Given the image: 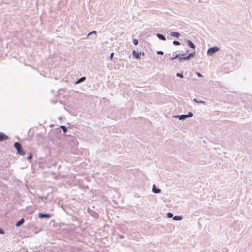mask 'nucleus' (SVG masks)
I'll list each match as a JSON object with an SVG mask.
<instances>
[{
    "mask_svg": "<svg viewBox=\"0 0 252 252\" xmlns=\"http://www.w3.org/2000/svg\"><path fill=\"white\" fill-rule=\"evenodd\" d=\"M14 147L16 149L17 153L20 155H24L25 153L22 149L21 145L18 142L14 143Z\"/></svg>",
    "mask_w": 252,
    "mask_h": 252,
    "instance_id": "f257e3e1",
    "label": "nucleus"
},
{
    "mask_svg": "<svg viewBox=\"0 0 252 252\" xmlns=\"http://www.w3.org/2000/svg\"><path fill=\"white\" fill-rule=\"evenodd\" d=\"M219 50V48L217 47H211L208 49L207 51V53L209 55H212L213 53L218 51Z\"/></svg>",
    "mask_w": 252,
    "mask_h": 252,
    "instance_id": "f03ea898",
    "label": "nucleus"
},
{
    "mask_svg": "<svg viewBox=\"0 0 252 252\" xmlns=\"http://www.w3.org/2000/svg\"><path fill=\"white\" fill-rule=\"evenodd\" d=\"M38 217L40 218H49L51 217V215L49 214H43L40 213L38 214Z\"/></svg>",
    "mask_w": 252,
    "mask_h": 252,
    "instance_id": "7ed1b4c3",
    "label": "nucleus"
},
{
    "mask_svg": "<svg viewBox=\"0 0 252 252\" xmlns=\"http://www.w3.org/2000/svg\"><path fill=\"white\" fill-rule=\"evenodd\" d=\"M8 139V137L7 135L4 134L3 133L0 132V141H5Z\"/></svg>",
    "mask_w": 252,
    "mask_h": 252,
    "instance_id": "20e7f679",
    "label": "nucleus"
},
{
    "mask_svg": "<svg viewBox=\"0 0 252 252\" xmlns=\"http://www.w3.org/2000/svg\"><path fill=\"white\" fill-rule=\"evenodd\" d=\"M193 55H194V53H189L187 56L186 57H182V58H179V60H188V59H190L191 57H193Z\"/></svg>",
    "mask_w": 252,
    "mask_h": 252,
    "instance_id": "39448f33",
    "label": "nucleus"
},
{
    "mask_svg": "<svg viewBox=\"0 0 252 252\" xmlns=\"http://www.w3.org/2000/svg\"><path fill=\"white\" fill-rule=\"evenodd\" d=\"M133 55L136 58V59H139L140 56L141 54V52H136L135 51H133L132 52Z\"/></svg>",
    "mask_w": 252,
    "mask_h": 252,
    "instance_id": "423d86ee",
    "label": "nucleus"
},
{
    "mask_svg": "<svg viewBox=\"0 0 252 252\" xmlns=\"http://www.w3.org/2000/svg\"><path fill=\"white\" fill-rule=\"evenodd\" d=\"M24 222V219L23 218H22L21 220H20L16 224V226L17 227H19L21 226Z\"/></svg>",
    "mask_w": 252,
    "mask_h": 252,
    "instance_id": "0eeeda50",
    "label": "nucleus"
},
{
    "mask_svg": "<svg viewBox=\"0 0 252 252\" xmlns=\"http://www.w3.org/2000/svg\"><path fill=\"white\" fill-rule=\"evenodd\" d=\"M153 191L155 193H158L160 192L161 190L159 189H156L155 185H154L153 187Z\"/></svg>",
    "mask_w": 252,
    "mask_h": 252,
    "instance_id": "6e6552de",
    "label": "nucleus"
},
{
    "mask_svg": "<svg viewBox=\"0 0 252 252\" xmlns=\"http://www.w3.org/2000/svg\"><path fill=\"white\" fill-rule=\"evenodd\" d=\"M171 35L173 36L178 38L180 34L178 32H171Z\"/></svg>",
    "mask_w": 252,
    "mask_h": 252,
    "instance_id": "1a4fd4ad",
    "label": "nucleus"
},
{
    "mask_svg": "<svg viewBox=\"0 0 252 252\" xmlns=\"http://www.w3.org/2000/svg\"><path fill=\"white\" fill-rule=\"evenodd\" d=\"M188 44L190 47H191L192 48H195V45L191 41H190V40L188 41Z\"/></svg>",
    "mask_w": 252,
    "mask_h": 252,
    "instance_id": "9d476101",
    "label": "nucleus"
},
{
    "mask_svg": "<svg viewBox=\"0 0 252 252\" xmlns=\"http://www.w3.org/2000/svg\"><path fill=\"white\" fill-rule=\"evenodd\" d=\"M182 219V217L181 216H175L173 217V219L175 220H181Z\"/></svg>",
    "mask_w": 252,
    "mask_h": 252,
    "instance_id": "9b49d317",
    "label": "nucleus"
},
{
    "mask_svg": "<svg viewBox=\"0 0 252 252\" xmlns=\"http://www.w3.org/2000/svg\"><path fill=\"white\" fill-rule=\"evenodd\" d=\"M158 36L160 39L163 40H165L166 38L162 34H158Z\"/></svg>",
    "mask_w": 252,
    "mask_h": 252,
    "instance_id": "f8f14e48",
    "label": "nucleus"
},
{
    "mask_svg": "<svg viewBox=\"0 0 252 252\" xmlns=\"http://www.w3.org/2000/svg\"><path fill=\"white\" fill-rule=\"evenodd\" d=\"M60 127L63 130L64 132H66L67 131L66 127L65 126H61Z\"/></svg>",
    "mask_w": 252,
    "mask_h": 252,
    "instance_id": "ddd939ff",
    "label": "nucleus"
},
{
    "mask_svg": "<svg viewBox=\"0 0 252 252\" xmlns=\"http://www.w3.org/2000/svg\"><path fill=\"white\" fill-rule=\"evenodd\" d=\"M85 80V77H81V78H80L77 81V83H80L84 80Z\"/></svg>",
    "mask_w": 252,
    "mask_h": 252,
    "instance_id": "4468645a",
    "label": "nucleus"
},
{
    "mask_svg": "<svg viewBox=\"0 0 252 252\" xmlns=\"http://www.w3.org/2000/svg\"><path fill=\"white\" fill-rule=\"evenodd\" d=\"M133 42L135 45H137L138 43V40L134 39L133 40Z\"/></svg>",
    "mask_w": 252,
    "mask_h": 252,
    "instance_id": "2eb2a0df",
    "label": "nucleus"
},
{
    "mask_svg": "<svg viewBox=\"0 0 252 252\" xmlns=\"http://www.w3.org/2000/svg\"><path fill=\"white\" fill-rule=\"evenodd\" d=\"M32 158V154H30L29 156L27 157V159L29 160H30Z\"/></svg>",
    "mask_w": 252,
    "mask_h": 252,
    "instance_id": "dca6fc26",
    "label": "nucleus"
},
{
    "mask_svg": "<svg viewBox=\"0 0 252 252\" xmlns=\"http://www.w3.org/2000/svg\"><path fill=\"white\" fill-rule=\"evenodd\" d=\"M173 215L172 213L169 212L167 214V216L168 218H172L173 217Z\"/></svg>",
    "mask_w": 252,
    "mask_h": 252,
    "instance_id": "f3484780",
    "label": "nucleus"
},
{
    "mask_svg": "<svg viewBox=\"0 0 252 252\" xmlns=\"http://www.w3.org/2000/svg\"><path fill=\"white\" fill-rule=\"evenodd\" d=\"M187 117V116L186 115H181L180 116V119H183V118H186Z\"/></svg>",
    "mask_w": 252,
    "mask_h": 252,
    "instance_id": "a211bd4d",
    "label": "nucleus"
},
{
    "mask_svg": "<svg viewBox=\"0 0 252 252\" xmlns=\"http://www.w3.org/2000/svg\"><path fill=\"white\" fill-rule=\"evenodd\" d=\"M194 101L198 103H204V102L202 101H197L196 99H194Z\"/></svg>",
    "mask_w": 252,
    "mask_h": 252,
    "instance_id": "6ab92c4d",
    "label": "nucleus"
},
{
    "mask_svg": "<svg viewBox=\"0 0 252 252\" xmlns=\"http://www.w3.org/2000/svg\"><path fill=\"white\" fill-rule=\"evenodd\" d=\"M96 31H93L91 32H90V33L88 34V36H89V35H90L91 34H93V33H94V34H96Z\"/></svg>",
    "mask_w": 252,
    "mask_h": 252,
    "instance_id": "aec40b11",
    "label": "nucleus"
},
{
    "mask_svg": "<svg viewBox=\"0 0 252 252\" xmlns=\"http://www.w3.org/2000/svg\"><path fill=\"white\" fill-rule=\"evenodd\" d=\"M173 44L176 45H179L180 44V43L179 41H174L173 42Z\"/></svg>",
    "mask_w": 252,
    "mask_h": 252,
    "instance_id": "412c9836",
    "label": "nucleus"
},
{
    "mask_svg": "<svg viewBox=\"0 0 252 252\" xmlns=\"http://www.w3.org/2000/svg\"><path fill=\"white\" fill-rule=\"evenodd\" d=\"M177 76H178V77H180L181 78H183V75L182 74H181V73H179L177 74Z\"/></svg>",
    "mask_w": 252,
    "mask_h": 252,
    "instance_id": "4be33fe9",
    "label": "nucleus"
},
{
    "mask_svg": "<svg viewBox=\"0 0 252 252\" xmlns=\"http://www.w3.org/2000/svg\"><path fill=\"white\" fill-rule=\"evenodd\" d=\"M193 115L191 112H189L188 115H187V117H192Z\"/></svg>",
    "mask_w": 252,
    "mask_h": 252,
    "instance_id": "5701e85b",
    "label": "nucleus"
},
{
    "mask_svg": "<svg viewBox=\"0 0 252 252\" xmlns=\"http://www.w3.org/2000/svg\"><path fill=\"white\" fill-rule=\"evenodd\" d=\"M113 55H114V53H111L110 54V60H112V59H113Z\"/></svg>",
    "mask_w": 252,
    "mask_h": 252,
    "instance_id": "b1692460",
    "label": "nucleus"
},
{
    "mask_svg": "<svg viewBox=\"0 0 252 252\" xmlns=\"http://www.w3.org/2000/svg\"><path fill=\"white\" fill-rule=\"evenodd\" d=\"M178 56H179V55H176L174 57L172 58H171V59H172V60H174V59H176V58H178Z\"/></svg>",
    "mask_w": 252,
    "mask_h": 252,
    "instance_id": "393cba45",
    "label": "nucleus"
},
{
    "mask_svg": "<svg viewBox=\"0 0 252 252\" xmlns=\"http://www.w3.org/2000/svg\"><path fill=\"white\" fill-rule=\"evenodd\" d=\"M196 74L198 77H202V75L200 73L197 72Z\"/></svg>",
    "mask_w": 252,
    "mask_h": 252,
    "instance_id": "a878e982",
    "label": "nucleus"
},
{
    "mask_svg": "<svg viewBox=\"0 0 252 252\" xmlns=\"http://www.w3.org/2000/svg\"><path fill=\"white\" fill-rule=\"evenodd\" d=\"M3 233H4V232H3V230L0 229V234H3Z\"/></svg>",
    "mask_w": 252,
    "mask_h": 252,
    "instance_id": "bb28decb",
    "label": "nucleus"
},
{
    "mask_svg": "<svg viewBox=\"0 0 252 252\" xmlns=\"http://www.w3.org/2000/svg\"><path fill=\"white\" fill-rule=\"evenodd\" d=\"M158 54H163V52H162V51H159V52H158Z\"/></svg>",
    "mask_w": 252,
    "mask_h": 252,
    "instance_id": "cd10ccee",
    "label": "nucleus"
}]
</instances>
